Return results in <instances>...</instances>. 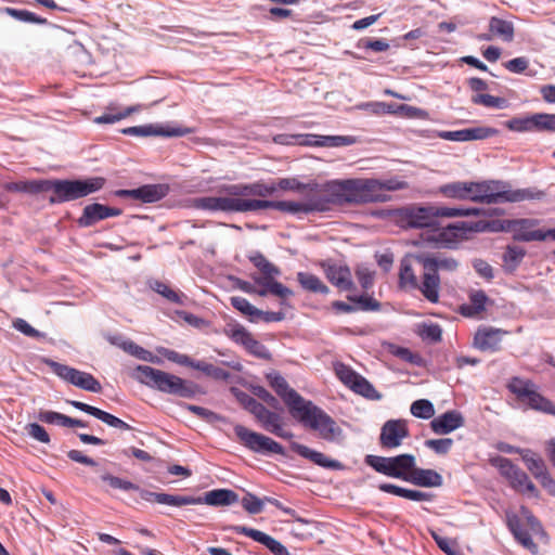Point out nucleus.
Masks as SVG:
<instances>
[{"label":"nucleus","instance_id":"f257e3e1","mask_svg":"<svg viewBox=\"0 0 555 555\" xmlns=\"http://www.w3.org/2000/svg\"><path fill=\"white\" fill-rule=\"evenodd\" d=\"M408 182L391 178L378 179H335L321 183L320 206L328 211L333 206L385 203L390 199L388 192L405 190Z\"/></svg>","mask_w":555,"mask_h":555},{"label":"nucleus","instance_id":"f03ea898","mask_svg":"<svg viewBox=\"0 0 555 555\" xmlns=\"http://www.w3.org/2000/svg\"><path fill=\"white\" fill-rule=\"evenodd\" d=\"M276 191L273 184L261 181L254 183L224 184L219 188L218 196H204L193 199V206L207 211H222L228 214H246L270 209V207H255V203L269 202L263 199Z\"/></svg>","mask_w":555,"mask_h":555},{"label":"nucleus","instance_id":"7ed1b4c3","mask_svg":"<svg viewBox=\"0 0 555 555\" xmlns=\"http://www.w3.org/2000/svg\"><path fill=\"white\" fill-rule=\"evenodd\" d=\"M467 199L475 203L503 204L541 198L544 193L531 189H513L502 180L468 182Z\"/></svg>","mask_w":555,"mask_h":555},{"label":"nucleus","instance_id":"20e7f679","mask_svg":"<svg viewBox=\"0 0 555 555\" xmlns=\"http://www.w3.org/2000/svg\"><path fill=\"white\" fill-rule=\"evenodd\" d=\"M479 208L447 207L439 205L409 206L398 210L399 221L406 228H435L438 218L478 216Z\"/></svg>","mask_w":555,"mask_h":555},{"label":"nucleus","instance_id":"39448f33","mask_svg":"<svg viewBox=\"0 0 555 555\" xmlns=\"http://www.w3.org/2000/svg\"><path fill=\"white\" fill-rule=\"evenodd\" d=\"M135 378L149 387L181 398H193L198 392L193 382L147 365L137 366Z\"/></svg>","mask_w":555,"mask_h":555},{"label":"nucleus","instance_id":"423d86ee","mask_svg":"<svg viewBox=\"0 0 555 555\" xmlns=\"http://www.w3.org/2000/svg\"><path fill=\"white\" fill-rule=\"evenodd\" d=\"M103 177H92L83 180H46L47 192L52 191L50 204L76 201L100 191L105 185Z\"/></svg>","mask_w":555,"mask_h":555},{"label":"nucleus","instance_id":"0eeeda50","mask_svg":"<svg viewBox=\"0 0 555 555\" xmlns=\"http://www.w3.org/2000/svg\"><path fill=\"white\" fill-rule=\"evenodd\" d=\"M292 415L324 440L334 441L341 435V428L333 417L311 401L304 400Z\"/></svg>","mask_w":555,"mask_h":555},{"label":"nucleus","instance_id":"6e6552de","mask_svg":"<svg viewBox=\"0 0 555 555\" xmlns=\"http://www.w3.org/2000/svg\"><path fill=\"white\" fill-rule=\"evenodd\" d=\"M416 263L423 267L422 295L433 304L439 301L440 278L438 271L453 272L457 269L459 262L449 257H428L417 255Z\"/></svg>","mask_w":555,"mask_h":555},{"label":"nucleus","instance_id":"1a4fd4ad","mask_svg":"<svg viewBox=\"0 0 555 555\" xmlns=\"http://www.w3.org/2000/svg\"><path fill=\"white\" fill-rule=\"evenodd\" d=\"M488 225L487 221H462L431 231L425 236V241L435 247L451 248L463 240L467 233L486 231Z\"/></svg>","mask_w":555,"mask_h":555},{"label":"nucleus","instance_id":"9d476101","mask_svg":"<svg viewBox=\"0 0 555 555\" xmlns=\"http://www.w3.org/2000/svg\"><path fill=\"white\" fill-rule=\"evenodd\" d=\"M507 388L520 402L531 409L555 415V404L538 391V386L532 380L513 377Z\"/></svg>","mask_w":555,"mask_h":555},{"label":"nucleus","instance_id":"9b49d317","mask_svg":"<svg viewBox=\"0 0 555 555\" xmlns=\"http://www.w3.org/2000/svg\"><path fill=\"white\" fill-rule=\"evenodd\" d=\"M365 463L377 473L406 481L411 469L415 466V457L412 454H400L393 457L367 455Z\"/></svg>","mask_w":555,"mask_h":555},{"label":"nucleus","instance_id":"f8f14e48","mask_svg":"<svg viewBox=\"0 0 555 555\" xmlns=\"http://www.w3.org/2000/svg\"><path fill=\"white\" fill-rule=\"evenodd\" d=\"M234 433L240 443L255 453L280 455L285 454L282 444L271 439L270 437L253 431L243 425H235Z\"/></svg>","mask_w":555,"mask_h":555},{"label":"nucleus","instance_id":"ddd939ff","mask_svg":"<svg viewBox=\"0 0 555 555\" xmlns=\"http://www.w3.org/2000/svg\"><path fill=\"white\" fill-rule=\"evenodd\" d=\"M44 363L60 378L73 384L80 389L91 392H101L102 390L100 382L90 373L79 371L50 359L44 360Z\"/></svg>","mask_w":555,"mask_h":555},{"label":"nucleus","instance_id":"4468645a","mask_svg":"<svg viewBox=\"0 0 555 555\" xmlns=\"http://www.w3.org/2000/svg\"><path fill=\"white\" fill-rule=\"evenodd\" d=\"M492 466L496 467L500 474L505 477L509 486L521 493L529 492L538 495L537 488L529 479L528 475L507 457L496 456L491 460Z\"/></svg>","mask_w":555,"mask_h":555},{"label":"nucleus","instance_id":"2eb2a0df","mask_svg":"<svg viewBox=\"0 0 555 555\" xmlns=\"http://www.w3.org/2000/svg\"><path fill=\"white\" fill-rule=\"evenodd\" d=\"M335 373L339 380L353 392L371 400L380 399L382 396L374 388V386L365 377L353 371L350 366L344 363H339L335 366Z\"/></svg>","mask_w":555,"mask_h":555},{"label":"nucleus","instance_id":"dca6fc26","mask_svg":"<svg viewBox=\"0 0 555 555\" xmlns=\"http://www.w3.org/2000/svg\"><path fill=\"white\" fill-rule=\"evenodd\" d=\"M509 332L492 326H479L474 335L473 346L482 352H496L501 349L503 338Z\"/></svg>","mask_w":555,"mask_h":555},{"label":"nucleus","instance_id":"f3484780","mask_svg":"<svg viewBox=\"0 0 555 555\" xmlns=\"http://www.w3.org/2000/svg\"><path fill=\"white\" fill-rule=\"evenodd\" d=\"M538 220L534 219H516L508 221V229L513 232L515 241L532 242L548 240L547 230L534 229Z\"/></svg>","mask_w":555,"mask_h":555},{"label":"nucleus","instance_id":"a211bd4d","mask_svg":"<svg viewBox=\"0 0 555 555\" xmlns=\"http://www.w3.org/2000/svg\"><path fill=\"white\" fill-rule=\"evenodd\" d=\"M409 436V428L402 420L387 421L380 430L379 442L385 449L399 447L404 438Z\"/></svg>","mask_w":555,"mask_h":555},{"label":"nucleus","instance_id":"6ab92c4d","mask_svg":"<svg viewBox=\"0 0 555 555\" xmlns=\"http://www.w3.org/2000/svg\"><path fill=\"white\" fill-rule=\"evenodd\" d=\"M192 131L188 128L181 127H169V126H160V125H144V126H133L124 128L121 130L122 134L133 135V137H182L191 133Z\"/></svg>","mask_w":555,"mask_h":555},{"label":"nucleus","instance_id":"aec40b11","mask_svg":"<svg viewBox=\"0 0 555 555\" xmlns=\"http://www.w3.org/2000/svg\"><path fill=\"white\" fill-rule=\"evenodd\" d=\"M168 191L169 188L166 184H145L133 190H119L116 194L120 197H130L142 203H154L164 198Z\"/></svg>","mask_w":555,"mask_h":555},{"label":"nucleus","instance_id":"412c9836","mask_svg":"<svg viewBox=\"0 0 555 555\" xmlns=\"http://www.w3.org/2000/svg\"><path fill=\"white\" fill-rule=\"evenodd\" d=\"M324 273L326 279L341 292H349L354 289L352 281V273L349 267L338 263H323Z\"/></svg>","mask_w":555,"mask_h":555},{"label":"nucleus","instance_id":"4be33fe9","mask_svg":"<svg viewBox=\"0 0 555 555\" xmlns=\"http://www.w3.org/2000/svg\"><path fill=\"white\" fill-rule=\"evenodd\" d=\"M120 214L121 210L119 208H114L99 203H93L87 205L83 208L82 215L78 218L77 222L82 228H89L101 220L111 217H117Z\"/></svg>","mask_w":555,"mask_h":555},{"label":"nucleus","instance_id":"5701e85b","mask_svg":"<svg viewBox=\"0 0 555 555\" xmlns=\"http://www.w3.org/2000/svg\"><path fill=\"white\" fill-rule=\"evenodd\" d=\"M270 386L283 399L291 414L304 402V398L293 388H289L286 379L279 374L268 375Z\"/></svg>","mask_w":555,"mask_h":555},{"label":"nucleus","instance_id":"b1692460","mask_svg":"<svg viewBox=\"0 0 555 555\" xmlns=\"http://www.w3.org/2000/svg\"><path fill=\"white\" fill-rule=\"evenodd\" d=\"M498 133V130L491 127H474L455 131H442L439 137L448 141H474L485 140Z\"/></svg>","mask_w":555,"mask_h":555},{"label":"nucleus","instance_id":"393cba45","mask_svg":"<svg viewBox=\"0 0 555 555\" xmlns=\"http://www.w3.org/2000/svg\"><path fill=\"white\" fill-rule=\"evenodd\" d=\"M233 530L236 533L244 534L251 538L254 541L263 544L274 555H289L288 550L281 542L260 530L244 526H235Z\"/></svg>","mask_w":555,"mask_h":555},{"label":"nucleus","instance_id":"a878e982","mask_svg":"<svg viewBox=\"0 0 555 555\" xmlns=\"http://www.w3.org/2000/svg\"><path fill=\"white\" fill-rule=\"evenodd\" d=\"M255 417L267 431L283 439L293 438V433L283 429L280 414L268 410L264 405L261 406Z\"/></svg>","mask_w":555,"mask_h":555},{"label":"nucleus","instance_id":"bb28decb","mask_svg":"<svg viewBox=\"0 0 555 555\" xmlns=\"http://www.w3.org/2000/svg\"><path fill=\"white\" fill-rule=\"evenodd\" d=\"M463 425L464 418L462 414L456 410L447 411L430 422V428L436 435L450 434Z\"/></svg>","mask_w":555,"mask_h":555},{"label":"nucleus","instance_id":"cd10ccee","mask_svg":"<svg viewBox=\"0 0 555 555\" xmlns=\"http://www.w3.org/2000/svg\"><path fill=\"white\" fill-rule=\"evenodd\" d=\"M292 451L297 453L304 459L309 460L313 464L321 466L323 468H330V469H336L340 467V464L336 460L328 459L325 454L322 452L312 450L308 448L307 446H304L301 443L292 441L289 444Z\"/></svg>","mask_w":555,"mask_h":555},{"label":"nucleus","instance_id":"c85d7f7f","mask_svg":"<svg viewBox=\"0 0 555 555\" xmlns=\"http://www.w3.org/2000/svg\"><path fill=\"white\" fill-rule=\"evenodd\" d=\"M275 275H263L255 279V283L260 286L257 295L264 297L269 294L281 299L288 298L294 295L293 291L274 279Z\"/></svg>","mask_w":555,"mask_h":555},{"label":"nucleus","instance_id":"c756f323","mask_svg":"<svg viewBox=\"0 0 555 555\" xmlns=\"http://www.w3.org/2000/svg\"><path fill=\"white\" fill-rule=\"evenodd\" d=\"M415 256H406L400 262L399 284L402 288L418 289L422 293L423 280L418 279L413 269V261L416 262Z\"/></svg>","mask_w":555,"mask_h":555},{"label":"nucleus","instance_id":"7c9ffc66","mask_svg":"<svg viewBox=\"0 0 555 555\" xmlns=\"http://www.w3.org/2000/svg\"><path fill=\"white\" fill-rule=\"evenodd\" d=\"M195 500H199V502H196V504L225 506L236 503L238 501V495L230 489H215L206 492L203 498H195Z\"/></svg>","mask_w":555,"mask_h":555},{"label":"nucleus","instance_id":"2f4dec72","mask_svg":"<svg viewBox=\"0 0 555 555\" xmlns=\"http://www.w3.org/2000/svg\"><path fill=\"white\" fill-rule=\"evenodd\" d=\"M354 143V139L350 135H317L307 134L300 145L309 146H347Z\"/></svg>","mask_w":555,"mask_h":555},{"label":"nucleus","instance_id":"473e14b6","mask_svg":"<svg viewBox=\"0 0 555 555\" xmlns=\"http://www.w3.org/2000/svg\"><path fill=\"white\" fill-rule=\"evenodd\" d=\"M468 299V304H464L460 307L461 314L467 318H474L481 314L489 302V297L481 289L469 292Z\"/></svg>","mask_w":555,"mask_h":555},{"label":"nucleus","instance_id":"72a5a7b5","mask_svg":"<svg viewBox=\"0 0 555 555\" xmlns=\"http://www.w3.org/2000/svg\"><path fill=\"white\" fill-rule=\"evenodd\" d=\"M406 481L420 487H440L442 485V477L434 469H424L414 466Z\"/></svg>","mask_w":555,"mask_h":555},{"label":"nucleus","instance_id":"f704fd0d","mask_svg":"<svg viewBox=\"0 0 555 555\" xmlns=\"http://www.w3.org/2000/svg\"><path fill=\"white\" fill-rule=\"evenodd\" d=\"M378 489L385 493H390L416 502L431 501L433 499V494L430 493L422 492L418 490L405 489L392 483H380L378 486Z\"/></svg>","mask_w":555,"mask_h":555},{"label":"nucleus","instance_id":"c9c22d12","mask_svg":"<svg viewBox=\"0 0 555 555\" xmlns=\"http://www.w3.org/2000/svg\"><path fill=\"white\" fill-rule=\"evenodd\" d=\"M255 207H270V209H275L282 212L288 214H309L307 205L301 201H274V202H262L255 203Z\"/></svg>","mask_w":555,"mask_h":555},{"label":"nucleus","instance_id":"e433bc0d","mask_svg":"<svg viewBox=\"0 0 555 555\" xmlns=\"http://www.w3.org/2000/svg\"><path fill=\"white\" fill-rule=\"evenodd\" d=\"M301 195H302L305 204L307 205L309 214L315 212V211H318V212L324 211V208L319 205L322 199L321 183H318V182L305 183L304 190L301 191Z\"/></svg>","mask_w":555,"mask_h":555},{"label":"nucleus","instance_id":"4c0bfd02","mask_svg":"<svg viewBox=\"0 0 555 555\" xmlns=\"http://www.w3.org/2000/svg\"><path fill=\"white\" fill-rule=\"evenodd\" d=\"M46 180H27L7 182L3 184V189L8 192L27 193V194H39L47 192Z\"/></svg>","mask_w":555,"mask_h":555},{"label":"nucleus","instance_id":"58836bf2","mask_svg":"<svg viewBox=\"0 0 555 555\" xmlns=\"http://www.w3.org/2000/svg\"><path fill=\"white\" fill-rule=\"evenodd\" d=\"M489 31L493 37L511 42L514 39L515 28L512 22L492 16L489 21Z\"/></svg>","mask_w":555,"mask_h":555},{"label":"nucleus","instance_id":"ea45409f","mask_svg":"<svg viewBox=\"0 0 555 555\" xmlns=\"http://www.w3.org/2000/svg\"><path fill=\"white\" fill-rule=\"evenodd\" d=\"M519 454L527 467V469L533 475L535 479L540 478L547 472V467L537 453L529 449L519 450Z\"/></svg>","mask_w":555,"mask_h":555},{"label":"nucleus","instance_id":"a19ab883","mask_svg":"<svg viewBox=\"0 0 555 555\" xmlns=\"http://www.w3.org/2000/svg\"><path fill=\"white\" fill-rule=\"evenodd\" d=\"M297 281L300 286L311 293L328 294L330 288L321 281V279L312 273L298 272Z\"/></svg>","mask_w":555,"mask_h":555},{"label":"nucleus","instance_id":"79ce46f5","mask_svg":"<svg viewBox=\"0 0 555 555\" xmlns=\"http://www.w3.org/2000/svg\"><path fill=\"white\" fill-rule=\"evenodd\" d=\"M509 529L513 532L515 539L528 551L532 554H537L539 548L538 545L533 542L530 533L526 528L519 525L518 519L509 520L508 522Z\"/></svg>","mask_w":555,"mask_h":555},{"label":"nucleus","instance_id":"37998d69","mask_svg":"<svg viewBox=\"0 0 555 555\" xmlns=\"http://www.w3.org/2000/svg\"><path fill=\"white\" fill-rule=\"evenodd\" d=\"M151 288L166 298L168 301L183 305L184 299L186 298L185 295L179 291L172 289L168 284L160 282V281H154L151 283Z\"/></svg>","mask_w":555,"mask_h":555},{"label":"nucleus","instance_id":"c03bdc74","mask_svg":"<svg viewBox=\"0 0 555 555\" xmlns=\"http://www.w3.org/2000/svg\"><path fill=\"white\" fill-rule=\"evenodd\" d=\"M506 127L516 132L537 131V114L526 117H514L506 122Z\"/></svg>","mask_w":555,"mask_h":555},{"label":"nucleus","instance_id":"a18cd8bd","mask_svg":"<svg viewBox=\"0 0 555 555\" xmlns=\"http://www.w3.org/2000/svg\"><path fill=\"white\" fill-rule=\"evenodd\" d=\"M154 495V502H157L159 504H166L170 506H184V505H193L196 504V502H199V500H195L194 496H188V495H172L168 493H159V494H153Z\"/></svg>","mask_w":555,"mask_h":555},{"label":"nucleus","instance_id":"49530a36","mask_svg":"<svg viewBox=\"0 0 555 555\" xmlns=\"http://www.w3.org/2000/svg\"><path fill=\"white\" fill-rule=\"evenodd\" d=\"M224 334L237 345L246 346L253 334L238 323L228 324Z\"/></svg>","mask_w":555,"mask_h":555},{"label":"nucleus","instance_id":"de8ad7c7","mask_svg":"<svg viewBox=\"0 0 555 555\" xmlns=\"http://www.w3.org/2000/svg\"><path fill=\"white\" fill-rule=\"evenodd\" d=\"M1 11L20 22L40 24V25H44L48 23L47 18L40 17V16L36 15L35 13L27 11V10H17V9L7 7V8L1 9Z\"/></svg>","mask_w":555,"mask_h":555},{"label":"nucleus","instance_id":"09e8293b","mask_svg":"<svg viewBox=\"0 0 555 555\" xmlns=\"http://www.w3.org/2000/svg\"><path fill=\"white\" fill-rule=\"evenodd\" d=\"M468 190V182H452L439 189L443 196L455 199H467Z\"/></svg>","mask_w":555,"mask_h":555},{"label":"nucleus","instance_id":"8fccbe9b","mask_svg":"<svg viewBox=\"0 0 555 555\" xmlns=\"http://www.w3.org/2000/svg\"><path fill=\"white\" fill-rule=\"evenodd\" d=\"M526 256V250L516 245H508L503 255V261L508 270L514 271Z\"/></svg>","mask_w":555,"mask_h":555},{"label":"nucleus","instance_id":"3c124183","mask_svg":"<svg viewBox=\"0 0 555 555\" xmlns=\"http://www.w3.org/2000/svg\"><path fill=\"white\" fill-rule=\"evenodd\" d=\"M249 260L258 268L263 275H280L281 271L271 263L261 253H254L249 256Z\"/></svg>","mask_w":555,"mask_h":555},{"label":"nucleus","instance_id":"603ef678","mask_svg":"<svg viewBox=\"0 0 555 555\" xmlns=\"http://www.w3.org/2000/svg\"><path fill=\"white\" fill-rule=\"evenodd\" d=\"M141 108L140 105H134V106H130V107H127L122 111H119L117 113H104L102 114L101 116H98L94 121L96 124H114L116 121H119L128 116H130L131 114L133 113H137L139 112Z\"/></svg>","mask_w":555,"mask_h":555},{"label":"nucleus","instance_id":"864d4df0","mask_svg":"<svg viewBox=\"0 0 555 555\" xmlns=\"http://www.w3.org/2000/svg\"><path fill=\"white\" fill-rule=\"evenodd\" d=\"M231 305L241 313L249 318V321L256 322V314H259V309L253 306L246 298L241 296L231 297Z\"/></svg>","mask_w":555,"mask_h":555},{"label":"nucleus","instance_id":"5fc2aeb1","mask_svg":"<svg viewBox=\"0 0 555 555\" xmlns=\"http://www.w3.org/2000/svg\"><path fill=\"white\" fill-rule=\"evenodd\" d=\"M412 415L428 420L434 416L435 408L434 404L426 399H418L411 404L410 409Z\"/></svg>","mask_w":555,"mask_h":555},{"label":"nucleus","instance_id":"6e6d98bb","mask_svg":"<svg viewBox=\"0 0 555 555\" xmlns=\"http://www.w3.org/2000/svg\"><path fill=\"white\" fill-rule=\"evenodd\" d=\"M472 102L476 105H482L492 108H502L506 105L504 98L494 96L487 93H478L472 96Z\"/></svg>","mask_w":555,"mask_h":555},{"label":"nucleus","instance_id":"4d7b16f0","mask_svg":"<svg viewBox=\"0 0 555 555\" xmlns=\"http://www.w3.org/2000/svg\"><path fill=\"white\" fill-rule=\"evenodd\" d=\"M119 347L128 352L129 354L140 359V360H143V361H153V354L151 351L142 348L141 346L137 345L134 341L132 340H124Z\"/></svg>","mask_w":555,"mask_h":555},{"label":"nucleus","instance_id":"13d9d810","mask_svg":"<svg viewBox=\"0 0 555 555\" xmlns=\"http://www.w3.org/2000/svg\"><path fill=\"white\" fill-rule=\"evenodd\" d=\"M347 299L357 306V310L362 311H378L380 304L370 296H347Z\"/></svg>","mask_w":555,"mask_h":555},{"label":"nucleus","instance_id":"bf43d9fd","mask_svg":"<svg viewBox=\"0 0 555 555\" xmlns=\"http://www.w3.org/2000/svg\"><path fill=\"white\" fill-rule=\"evenodd\" d=\"M101 479L107 482L113 489H120L122 491H138L139 486L135 483L121 479L119 477L113 476L111 474H104L101 476Z\"/></svg>","mask_w":555,"mask_h":555},{"label":"nucleus","instance_id":"052dcab7","mask_svg":"<svg viewBox=\"0 0 555 555\" xmlns=\"http://www.w3.org/2000/svg\"><path fill=\"white\" fill-rule=\"evenodd\" d=\"M195 370H198L205 373L207 376L214 377L215 379H227L230 375L229 372L222 367L216 366L205 361H197Z\"/></svg>","mask_w":555,"mask_h":555},{"label":"nucleus","instance_id":"680f3d73","mask_svg":"<svg viewBox=\"0 0 555 555\" xmlns=\"http://www.w3.org/2000/svg\"><path fill=\"white\" fill-rule=\"evenodd\" d=\"M244 348L246 349L247 352L255 356L256 358L263 360L271 359V352L269 351V349L262 343L257 340L254 336L247 341Z\"/></svg>","mask_w":555,"mask_h":555},{"label":"nucleus","instance_id":"e2e57ef3","mask_svg":"<svg viewBox=\"0 0 555 555\" xmlns=\"http://www.w3.org/2000/svg\"><path fill=\"white\" fill-rule=\"evenodd\" d=\"M243 508L249 513V514H259L263 509V500L257 498L253 493H246V495L243 496L242 501Z\"/></svg>","mask_w":555,"mask_h":555},{"label":"nucleus","instance_id":"0e129e2a","mask_svg":"<svg viewBox=\"0 0 555 555\" xmlns=\"http://www.w3.org/2000/svg\"><path fill=\"white\" fill-rule=\"evenodd\" d=\"M160 353L169 361H172L177 364H180V365H184V366H190V367H193V369H196V362L197 361H194L193 359H191L189 356L186 354H182V353H179L175 350H170V349H163L160 351Z\"/></svg>","mask_w":555,"mask_h":555},{"label":"nucleus","instance_id":"69168bd1","mask_svg":"<svg viewBox=\"0 0 555 555\" xmlns=\"http://www.w3.org/2000/svg\"><path fill=\"white\" fill-rule=\"evenodd\" d=\"M425 446L437 454H447L453 446V440L451 438L428 439Z\"/></svg>","mask_w":555,"mask_h":555},{"label":"nucleus","instance_id":"338daca9","mask_svg":"<svg viewBox=\"0 0 555 555\" xmlns=\"http://www.w3.org/2000/svg\"><path fill=\"white\" fill-rule=\"evenodd\" d=\"M537 131L555 132V114L537 113Z\"/></svg>","mask_w":555,"mask_h":555},{"label":"nucleus","instance_id":"774afa93","mask_svg":"<svg viewBox=\"0 0 555 555\" xmlns=\"http://www.w3.org/2000/svg\"><path fill=\"white\" fill-rule=\"evenodd\" d=\"M27 434L35 440L42 442V443H49L50 442V436L47 433V430L37 423H30L26 426Z\"/></svg>","mask_w":555,"mask_h":555}]
</instances>
